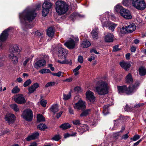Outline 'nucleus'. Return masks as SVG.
I'll use <instances>...</instances> for the list:
<instances>
[{"instance_id": "nucleus-16", "label": "nucleus", "mask_w": 146, "mask_h": 146, "mask_svg": "<svg viewBox=\"0 0 146 146\" xmlns=\"http://www.w3.org/2000/svg\"><path fill=\"white\" fill-rule=\"evenodd\" d=\"M86 98L91 102H94L95 100V97L92 92L88 91L86 93Z\"/></svg>"}, {"instance_id": "nucleus-29", "label": "nucleus", "mask_w": 146, "mask_h": 146, "mask_svg": "<svg viewBox=\"0 0 146 146\" xmlns=\"http://www.w3.org/2000/svg\"><path fill=\"white\" fill-rule=\"evenodd\" d=\"M108 27H109V29L111 30L112 31H114V29L116 26V25L110 22H109L107 24Z\"/></svg>"}, {"instance_id": "nucleus-32", "label": "nucleus", "mask_w": 146, "mask_h": 146, "mask_svg": "<svg viewBox=\"0 0 146 146\" xmlns=\"http://www.w3.org/2000/svg\"><path fill=\"white\" fill-rule=\"evenodd\" d=\"M109 106V105H105L104 106L103 112L104 115H106L108 113V108Z\"/></svg>"}, {"instance_id": "nucleus-31", "label": "nucleus", "mask_w": 146, "mask_h": 146, "mask_svg": "<svg viewBox=\"0 0 146 146\" xmlns=\"http://www.w3.org/2000/svg\"><path fill=\"white\" fill-rule=\"evenodd\" d=\"M126 81L127 83H130L133 81V79L130 74H129L126 77Z\"/></svg>"}, {"instance_id": "nucleus-3", "label": "nucleus", "mask_w": 146, "mask_h": 146, "mask_svg": "<svg viewBox=\"0 0 146 146\" xmlns=\"http://www.w3.org/2000/svg\"><path fill=\"white\" fill-rule=\"evenodd\" d=\"M9 51L10 52H13L9 55V57L10 60L12 62L13 64H17L18 62V58L15 54L16 53L15 55H17L20 53V50L19 49V45L16 44L13 47H11Z\"/></svg>"}, {"instance_id": "nucleus-54", "label": "nucleus", "mask_w": 146, "mask_h": 146, "mask_svg": "<svg viewBox=\"0 0 146 146\" xmlns=\"http://www.w3.org/2000/svg\"><path fill=\"white\" fill-rule=\"evenodd\" d=\"M74 16L75 17H83L84 16L80 15L79 14L77 13H73L71 15V17Z\"/></svg>"}, {"instance_id": "nucleus-26", "label": "nucleus", "mask_w": 146, "mask_h": 146, "mask_svg": "<svg viewBox=\"0 0 146 146\" xmlns=\"http://www.w3.org/2000/svg\"><path fill=\"white\" fill-rule=\"evenodd\" d=\"M80 45L83 48H87L91 45L90 42L87 40H84L80 44Z\"/></svg>"}, {"instance_id": "nucleus-20", "label": "nucleus", "mask_w": 146, "mask_h": 146, "mask_svg": "<svg viewBox=\"0 0 146 146\" xmlns=\"http://www.w3.org/2000/svg\"><path fill=\"white\" fill-rule=\"evenodd\" d=\"M39 86V84L38 83H36L34 84L28 88L29 94H31L34 92Z\"/></svg>"}, {"instance_id": "nucleus-8", "label": "nucleus", "mask_w": 146, "mask_h": 146, "mask_svg": "<svg viewBox=\"0 0 146 146\" xmlns=\"http://www.w3.org/2000/svg\"><path fill=\"white\" fill-rule=\"evenodd\" d=\"M21 116L26 120L31 121L33 117V112L31 109H27L23 111Z\"/></svg>"}, {"instance_id": "nucleus-44", "label": "nucleus", "mask_w": 146, "mask_h": 146, "mask_svg": "<svg viewBox=\"0 0 146 146\" xmlns=\"http://www.w3.org/2000/svg\"><path fill=\"white\" fill-rule=\"evenodd\" d=\"M71 96V94L70 93L68 94H63V99L65 100H68L70 98Z\"/></svg>"}, {"instance_id": "nucleus-47", "label": "nucleus", "mask_w": 146, "mask_h": 146, "mask_svg": "<svg viewBox=\"0 0 146 146\" xmlns=\"http://www.w3.org/2000/svg\"><path fill=\"white\" fill-rule=\"evenodd\" d=\"M120 33L121 34H125L127 33V31L126 29V27L125 28L123 27L122 28L120 29Z\"/></svg>"}, {"instance_id": "nucleus-58", "label": "nucleus", "mask_w": 146, "mask_h": 146, "mask_svg": "<svg viewBox=\"0 0 146 146\" xmlns=\"http://www.w3.org/2000/svg\"><path fill=\"white\" fill-rule=\"evenodd\" d=\"M29 60V58H27L24 61L23 63V65L24 66H25L27 64V63L28 62Z\"/></svg>"}, {"instance_id": "nucleus-45", "label": "nucleus", "mask_w": 146, "mask_h": 146, "mask_svg": "<svg viewBox=\"0 0 146 146\" xmlns=\"http://www.w3.org/2000/svg\"><path fill=\"white\" fill-rule=\"evenodd\" d=\"M140 137V136L137 134L135 135L133 138L130 139L131 140H132L134 141H135L139 139Z\"/></svg>"}, {"instance_id": "nucleus-25", "label": "nucleus", "mask_w": 146, "mask_h": 146, "mask_svg": "<svg viewBox=\"0 0 146 146\" xmlns=\"http://www.w3.org/2000/svg\"><path fill=\"white\" fill-rule=\"evenodd\" d=\"M98 28H95V30H93L92 31L91 34L92 38L94 40H96L98 38V34L97 32Z\"/></svg>"}, {"instance_id": "nucleus-4", "label": "nucleus", "mask_w": 146, "mask_h": 146, "mask_svg": "<svg viewBox=\"0 0 146 146\" xmlns=\"http://www.w3.org/2000/svg\"><path fill=\"white\" fill-rule=\"evenodd\" d=\"M56 9L59 15L65 13L68 10V6L64 1H58L56 3Z\"/></svg>"}, {"instance_id": "nucleus-5", "label": "nucleus", "mask_w": 146, "mask_h": 146, "mask_svg": "<svg viewBox=\"0 0 146 146\" xmlns=\"http://www.w3.org/2000/svg\"><path fill=\"white\" fill-rule=\"evenodd\" d=\"M117 89L118 93L120 94L125 93L127 94H130L136 90L137 86L131 85L128 88L125 86H118Z\"/></svg>"}, {"instance_id": "nucleus-11", "label": "nucleus", "mask_w": 146, "mask_h": 146, "mask_svg": "<svg viewBox=\"0 0 146 146\" xmlns=\"http://www.w3.org/2000/svg\"><path fill=\"white\" fill-rule=\"evenodd\" d=\"M16 117L14 114L9 113L5 116V120L9 124H12L15 121Z\"/></svg>"}, {"instance_id": "nucleus-52", "label": "nucleus", "mask_w": 146, "mask_h": 146, "mask_svg": "<svg viewBox=\"0 0 146 146\" xmlns=\"http://www.w3.org/2000/svg\"><path fill=\"white\" fill-rule=\"evenodd\" d=\"M60 138V137L59 135H56L54 136L52 138L53 140L58 141Z\"/></svg>"}, {"instance_id": "nucleus-49", "label": "nucleus", "mask_w": 146, "mask_h": 146, "mask_svg": "<svg viewBox=\"0 0 146 146\" xmlns=\"http://www.w3.org/2000/svg\"><path fill=\"white\" fill-rule=\"evenodd\" d=\"M122 132V131L115 133L113 134V137L115 139H117L118 138V136L119 135L120 132Z\"/></svg>"}, {"instance_id": "nucleus-64", "label": "nucleus", "mask_w": 146, "mask_h": 146, "mask_svg": "<svg viewBox=\"0 0 146 146\" xmlns=\"http://www.w3.org/2000/svg\"><path fill=\"white\" fill-rule=\"evenodd\" d=\"M109 17H110L111 19L112 20H114L115 19V17L113 15H111L109 16Z\"/></svg>"}, {"instance_id": "nucleus-41", "label": "nucleus", "mask_w": 146, "mask_h": 146, "mask_svg": "<svg viewBox=\"0 0 146 146\" xmlns=\"http://www.w3.org/2000/svg\"><path fill=\"white\" fill-rule=\"evenodd\" d=\"M123 9L122 7L119 5H117L114 8L115 10L117 12H120L121 10H122V9Z\"/></svg>"}, {"instance_id": "nucleus-34", "label": "nucleus", "mask_w": 146, "mask_h": 146, "mask_svg": "<svg viewBox=\"0 0 146 146\" xmlns=\"http://www.w3.org/2000/svg\"><path fill=\"white\" fill-rule=\"evenodd\" d=\"M37 121L38 122H40L45 121L44 117L41 115H38L37 117Z\"/></svg>"}, {"instance_id": "nucleus-17", "label": "nucleus", "mask_w": 146, "mask_h": 146, "mask_svg": "<svg viewBox=\"0 0 146 146\" xmlns=\"http://www.w3.org/2000/svg\"><path fill=\"white\" fill-rule=\"evenodd\" d=\"M11 29V27H9L3 32L0 36V40L1 41H4L7 39L8 36V31Z\"/></svg>"}, {"instance_id": "nucleus-42", "label": "nucleus", "mask_w": 146, "mask_h": 146, "mask_svg": "<svg viewBox=\"0 0 146 146\" xmlns=\"http://www.w3.org/2000/svg\"><path fill=\"white\" fill-rule=\"evenodd\" d=\"M49 10L47 9L42 8V15L44 17L46 16L49 13Z\"/></svg>"}, {"instance_id": "nucleus-27", "label": "nucleus", "mask_w": 146, "mask_h": 146, "mask_svg": "<svg viewBox=\"0 0 146 146\" xmlns=\"http://www.w3.org/2000/svg\"><path fill=\"white\" fill-rule=\"evenodd\" d=\"M47 35L50 37H53L54 34V31L53 28H49L47 30Z\"/></svg>"}, {"instance_id": "nucleus-33", "label": "nucleus", "mask_w": 146, "mask_h": 146, "mask_svg": "<svg viewBox=\"0 0 146 146\" xmlns=\"http://www.w3.org/2000/svg\"><path fill=\"white\" fill-rule=\"evenodd\" d=\"M133 0H123V4L125 6H128L131 3L133 4Z\"/></svg>"}, {"instance_id": "nucleus-61", "label": "nucleus", "mask_w": 146, "mask_h": 146, "mask_svg": "<svg viewBox=\"0 0 146 146\" xmlns=\"http://www.w3.org/2000/svg\"><path fill=\"white\" fill-rule=\"evenodd\" d=\"M3 132L4 133V135L6 134L10 133V131L9 129H6L5 130H3Z\"/></svg>"}, {"instance_id": "nucleus-48", "label": "nucleus", "mask_w": 146, "mask_h": 146, "mask_svg": "<svg viewBox=\"0 0 146 146\" xmlns=\"http://www.w3.org/2000/svg\"><path fill=\"white\" fill-rule=\"evenodd\" d=\"M55 83L54 82H51L47 83L45 85L46 87H48L54 85Z\"/></svg>"}, {"instance_id": "nucleus-15", "label": "nucleus", "mask_w": 146, "mask_h": 146, "mask_svg": "<svg viewBox=\"0 0 146 146\" xmlns=\"http://www.w3.org/2000/svg\"><path fill=\"white\" fill-rule=\"evenodd\" d=\"M121 67L126 71L129 70L131 67V63L130 62L122 60L119 62Z\"/></svg>"}, {"instance_id": "nucleus-38", "label": "nucleus", "mask_w": 146, "mask_h": 146, "mask_svg": "<svg viewBox=\"0 0 146 146\" xmlns=\"http://www.w3.org/2000/svg\"><path fill=\"white\" fill-rule=\"evenodd\" d=\"M81 67V65H78L77 67L73 70V72L74 73V75L77 76L79 74L78 70Z\"/></svg>"}, {"instance_id": "nucleus-56", "label": "nucleus", "mask_w": 146, "mask_h": 146, "mask_svg": "<svg viewBox=\"0 0 146 146\" xmlns=\"http://www.w3.org/2000/svg\"><path fill=\"white\" fill-rule=\"evenodd\" d=\"M73 123L75 125H78L80 124V121L79 120L76 119L73 121Z\"/></svg>"}, {"instance_id": "nucleus-46", "label": "nucleus", "mask_w": 146, "mask_h": 146, "mask_svg": "<svg viewBox=\"0 0 146 146\" xmlns=\"http://www.w3.org/2000/svg\"><path fill=\"white\" fill-rule=\"evenodd\" d=\"M31 81L30 79L26 81L24 83L23 86L25 87H26L29 85L31 83Z\"/></svg>"}, {"instance_id": "nucleus-35", "label": "nucleus", "mask_w": 146, "mask_h": 146, "mask_svg": "<svg viewBox=\"0 0 146 146\" xmlns=\"http://www.w3.org/2000/svg\"><path fill=\"white\" fill-rule=\"evenodd\" d=\"M90 109H87L83 111L80 114V117H83L87 116L90 113Z\"/></svg>"}, {"instance_id": "nucleus-24", "label": "nucleus", "mask_w": 146, "mask_h": 146, "mask_svg": "<svg viewBox=\"0 0 146 146\" xmlns=\"http://www.w3.org/2000/svg\"><path fill=\"white\" fill-rule=\"evenodd\" d=\"M100 20L101 21L102 26L103 27H107L108 25L107 24H108L109 22L108 21L107 19H106V17L104 15H101L100 16Z\"/></svg>"}, {"instance_id": "nucleus-60", "label": "nucleus", "mask_w": 146, "mask_h": 146, "mask_svg": "<svg viewBox=\"0 0 146 146\" xmlns=\"http://www.w3.org/2000/svg\"><path fill=\"white\" fill-rule=\"evenodd\" d=\"M136 50V48L134 46H132L131 48V51L132 52H135Z\"/></svg>"}, {"instance_id": "nucleus-51", "label": "nucleus", "mask_w": 146, "mask_h": 146, "mask_svg": "<svg viewBox=\"0 0 146 146\" xmlns=\"http://www.w3.org/2000/svg\"><path fill=\"white\" fill-rule=\"evenodd\" d=\"M129 137V132L123 135L121 137V139L126 140Z\"/></svg>"}, {"instance_id": "nucleus-23", "label": "nucleus", "mask_w": 146, "mask_h": 146, "mask_svg": "<svg viewBox=\"0 0 146 146\" xmlns=\"http://www.w3.org/2000/svg\"><path fill=\"white\" fill-rule=\"evenodd\" d=\"M66 58H64V60L61 61L59 59H56L55 61L59 63L62 64H68L71 65L72 64V61L70 59H66Z\"/></svg>"}, {"instance_id": "nucleus-22", "label": "nucleus", "mask_w": 146, "mask_h": 146, "mask_svg": "<svg viewBox=\"0 0 146 146\" xmlns=\"http://www.w3.org/2000/svg\"><path fill=\"white\" fill-rule=\"evenodd\" d=\"M127 33H131L136 29V26L134 23L131 24L126 26Z\"/></svg>"}, {"instance_id": "nucleus-62", "label": "nucleus", "mask_w": 146, "mask_h": 146, "mask_svg": "<svg viewBox=\"0 0 146 146\" xmlns=\"http://www.w3.org/2000/svg\"><path fill=\"white\" fill-rule=\"evenodd\" d=\"M63 112L62 111H60V112H59L58 113H57V115H56V117L57 118H59L60 117L61 115L62 114V113H63Z\"/></svg>"}, {"instance_id": "nucleus-14", "label": "nucleus", "mask_w": 146, "mask_h": 146, "mask_svg": "<svg viewBox=\"0 0 146 146\" xmlns=\"http://www.w3.org/2000/svg\"><path fill=\"white\" fill-rule=\"evenodd\" d=\"M46 64L45 60L44 59H40L37 60L34 64V67L37 69L44 67Z\"/></svg>"}, {"instance_id": "nucleus-10", "label": "nucleus", "mask_w": 146, "mask_h": 146, "mask_svg": "<svg viewBox=\"0 0 146 146\" xmlns=\"http://www.w3.org/2000/svg\"><path fill=\"white\" fill-rule=\"evenodd\" d=\"M121 15L125 19H131L132 18V16L130 12L128 10L123 9L120 12Z\"/></svg>"}, {"instance_id": "nucleus-13", "label": "nucleus", "mask_w": 146, "mask_h": 146, "mask_svg": "<svg viewBox=\"0 0 146 146\" xmlns=\"http://www.w3.org/2000/svg\"><path fill=\"white\" fill-rule=\"evenodd\" d=\"M74 107L75 109L83 110L86 108L85 102L80 99L77 103L75 104Z\"/></svg>"}, {"instance_id": "nucleus-12", "label": "nucleus", "mask_w": 146, "mask_h": 146, "mask_svg": "<svg viewBox=\"0 0 146 146\" xmlns=\"http://www.w3.org/2000/svg\"><path fill=\"white\" fill-rule=\"evenodd\" d=\"M15 102L18 104H23L25 103L26 100L24 96L22 94L16 95L14 99Z\"/></svg>"}, {"instance_id": "nucleus-50", "label": "nucleus", "mask_w": 146, "mask_h": 146, "mask_svg": "<svg viewBox=\"0 0 146 146\" xmlns=\"http://www.w3.org/2000/svg\"><path fill=\"white\" fill-rule=\"evenodd\" d=\"M47 102L46 100H41L40 102V104L41 105L44 107H45L46 106V104Z\"/></svg>"}, {"instance_id": "nucleus-39", "label": "nucleus", "mask_w": 146, "mask_h": 146, "mask_svg": "<svg viewBox=\"0 0 146 146\" xmlns=\"http://www.w3.org/2000/svg\"><path fill=\"white\" fill-rule=\"evenodd\" d=\"M46 127V126L44 124H40L37 126L38 129L41 130H44Z\"/></svg>"}, {"instance_id": "nucleus-55", "label": "nucleus", "mask_w": 146, "mask_h": 146, "mask_svg": "<svg viewBox=\"0 0 146 146\" xmlns=\"http://www.w3.org/2000/svg\"><path fill=\"white\" fill-rule=\"evenodd\" d=\"M119 46L118 45H116L113 46V51L114 52H116L120 50V49L118 48Z\"/></svg>"}, {"instance_id": "nucleus-2", "label": "nucleus", "mask_w": 146, "mask_h": 146, "mask_svg": "<svg viewBox=\"0 0 146 146\" xmlns=\"http://www.w3.org/2000/svg\"><path fill=\"white\" fill-rule=\"evenodd\" d=\"M95 87L96 92L100 95H104L108 92V84L104 81L100 80L96 84Z\"/></svg>"}, {"instance_id": "nucleus-30", "label": "nucleus", "mask_w": 146, "mask_h": 146, "mask_svg": "<svg viewBox=\"0 0 146 146\" xmlns=\"http://www.w3.org/2000/svg\"><path fill=\"white\" fill-rule=\"evenodd\" d=\"M139 73L141 76L145 75L146 74V69L142 67H140L139 69Z\"/></svg>"}, {"instance_id": "nucleus-21", "label": "nucleus", "mask_w": 146, "mask_h": 146, "mask_svg": "<svg viewBox=\"0 0 146 146\" xmlns=\"http://www.w3.org/2000/svg\"><path fill=\"white\" fill-rule=\"evenodd\" d=\"M52 3L50 2L49 0H46L42 5V8L45 9H48L49 10L52 7Z\"/></svg>"}, {"instance_id": "nucleus-18", "label": "nucleus", "mask_w": 146, "mask_h": 146, "mask_svg": "<svg viewBox=\"0 0 146 146\" xmlns=\"http://www.w3.org/2000/svg\"><path fill=\"white\" fill-rule=\"evenodd\" d=\"M114 36L111 33H108L104 37V40L106 42H112L113 40Z\"/></svg>"}, {"instance_id": "nucleus-57", "label": "nucleus", "mask_w": 146, "mask_h": 146, "mask_svg": "<svg viewBox=\"0 0 146 146\" xmlns=\"http://www.w3.org/2000/svg\"><path fill=\"white\" fill-rule=\"evenodd\" d=\"M74 90L77 93H79L81 92V88L79 87H76L74 89Z\"/></svg>"}, {"instance_id": "nucleus-40", "label": "nucleus", "mask_w": 146, "mask_h": 146, "mask_svg": "<svg viewBox=\"0 0 146 146\" xmlns=\"http://www.w3.org/2000/svg\"><path fill=\"white\" fill-rule=\"evenodd\" d=\"M20 91V89L18 88L17 86H16L12 90L11 92L12 93L16 94L18 93Z\"/></svg>"}, {"instance_id": "nucleus-53", "label": "nucleus", "mask_w": 146, "mask_h": 146, "mask_svg": "<svg viewBox=\"0 0 146 146\" xmlns=\"http://www.w3.org/2000/svg\"><path fill=\"white\" fill-rule=\"evenodd\" d=\"M84 61L83 57L80 55L79 56L78 58V61L80 63H82Z\"/></svg>"}, {"instance_id": "nucleus-19", "label": "nucleus", "mask_w": 146, "mask_h": 146, "mask_svg": "<svg viewBox=\"0 0 146 146\" xmlns=\"http://www.w3.org/2000/svg\"><path fill=\"white\" fill-rule=\"evenodd\" d=\"M38 135V132H35L31 135H29L25 139L27 141H30L31 140L36 139Z\"/></svg>"}, {"instance_id": "nucleus-7", "label": "nucleus", "mask_w": 146, "mask_h": 146, "mask_svg": "<svg viewBox=\"0 0 146 146\" xmlns=\"http://www.w3.org/2000/svg\"><path fill=\"white\" fill-rule=\"evenodd\" d=\"M133 6L138 10H144L146 4L144 0H133Z\"/></svg>"}, {"instance_id": "nucleus-1", "label": "nucleus", "mask_w": 146, "mask_h": 146, "mask_svg": "<svg viewBox=\"0 0 146 146\" xmlns=\"http://www.w3.org/2000/svg\"><path fill=\"white\" fill-rule=\"evenodd\" d=\"M40 6V5H38L36 9L31 7H27L22 13H20L19 17L21 23L25 24L27 21L29 22L32 21L36 15L35 10L39 9Z\"/></svg>"}, {"instance_id": "nucleus-63", "label": "nucleus", "mask_w": 146, "mask_h": 146, "mask_svg": "<svg viewBox=\"0 0 146 146\" xmlns=\"http://www.w3.org/2000/svg\"><path fill=\"white\" fill-rule=\"evenodd\" d=\"M130 54L129 53L125 55V57L126 59L127 60H129L130 58Z\"/></svg>"}, {"instance_id": "nucleus-59", "label": "nucleus", "mask_w": 146, "mask_h": 146, "mask_svg": "<svg viewBox=\"0 0 146 146\" xmlns=\"http://www.w3.org/2000/svg\"><path fill=\"white\" fill-rule=\"evenodd\" d=\"M90 52L91 53H94L98 54H99V53L98 52H97V50L95 49H92L90 50Z\"/></svg>"}, {"instance_id": "nucleus-28", "label": "nucleus", "mask_w": 146, "mask_h": 146, "mask_svg": "<svg viewBox=\"0 0 146 146\" xmlns=\"http://www.w3.org/2000/svg\"><path fill=\"white\" fill-rule=\"evenodd\" d=\"M50 110L51 111L54 113L57 112L58 110L57 105V104H54L52 105L50 108Z\"/></svg>"}, {"instance_id": "nucleus-9", "label": "nucleus", "mask_w": 146, "mask_h": 146, "mask_svg": "<svg viewBox=\"0 0 146 146\" xmlns=\"http://www.w3.org/2000/svg\"><path fill=\"white\" fill-rule=\"evenodd\" d=\"M76 42L72 39H70L69 40H67L66 42L64 43V45L69 49H73L75 47L76 45V42L78 41V37H76L75 38Z\"/></svg>"}, {"instance_id": "nucleus-37", "label": "nucleus", "mask_w": 146, "mask_h": 146, "mask_svg": "<svg viewBox=\"0 0 146 146\" xmlns=\"http://www.w3.org/2000/svg\"><path fill=\"white\" fill-rule=\"evenodd\" d=\"M10 107L12 109L16 112H17L19 111V108L16 104H12L10 105Z\"/></svg>"}, {"instance_id": "nucleus-43", "label": "nucleus", "mask_w": 146, "mask_h": 146, "mask_svg": "<svg viewBox=\"0 0 146 146\" xmlns=\"http://www.w3.org/2000/svg\"><path fill=\"white\" fill-rule=\"evenodd\" d=\"M39 72L42 74L47 73L50 72V71L48 69L44 68L40 70Z\"/></svg>"}, {"instance_id": "nucleus-6", "label": "nucleus", "mask_w": 146, "mask_h": 146, "mask_svg": "<svg viewBox=\"0 0 146 146\" xmlns=\"http://www.w3.org/2000/svg\"><path fill=\"white\" fill-rule=\"evenodd\" d=\"M58 49L57 54L59 59H63L66 58L68 53L67 50L63 48L62 44L59 43L56 47Z\"/></svg>"}, {"instance_id": "nucleus-36", "label": "nucleus", "mask_w": 146, "mask_h": 146, "mask_svg": "<svg viewBox=\"0 0 146 146\" xmlns=\"http://www.w3.org/2000/svg\"><path fill=\"white\" fill-rule=\"evenodd\" d=\"M70 127V126L68 123H64L61 125L60 126V127L63 129H66L69 128Z\"/></svg>"}]
</instances>
